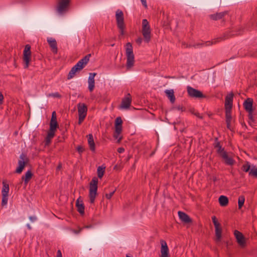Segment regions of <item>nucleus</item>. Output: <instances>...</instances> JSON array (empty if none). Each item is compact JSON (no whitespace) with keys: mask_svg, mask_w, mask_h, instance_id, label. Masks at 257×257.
Masks as SVG:
<instances>
[{"mask_svg":"<svg viewBox=\"0 0 257 257\" xmlns=\"http://www.w3.org/2000/svg\"><path fill=\"white\" fill-rule=\"evenodd\" d=\"M218 201L220 206L223 207L227 206L228 204V198L224 195H221L219 197Z\"/></svg>","mask_w":257,"mask_h":257,"instance_id":"nucleus-30","label":"nucleus"},{"mask_svg":"<svg viewBox=\"0 0 257 257\" xmlns=\"http://www.w3.org/2000/svg\"><path fill=\"white\" fill-rule=\"evenodd\" d=\"M217 148V153L219 156L224 160V163L229 166L233 165L235 161L233 159V154L231 152L226 151L222 146H215Z\"/></svg>","mask_w":257,"mask_h":257,"instance_id":"nucleus-1","label":"nucleus"},{"mask_svg":"<svg viewBox=\"0 0 257 257\" xmlns=\"http://www.w3.org/2000/svg\"><path fill=\"white\" fill-rule=\"evenodd\" d=\"M35 149H36V150H38L39 152H40V151L41 150V149H40L39 148H38V147H36V148H35Z\"/></svg>","mask_w":257,"mask_h":257,"instance_id":"nucleus-60","label":"nucleus"},{"mask_svg":"<svg viewBox=\"0 0 257 257\" xmlns=\"http://www.w3.org/2000/svg\"><path fill=\"white\" fill-rule=\"evenodd\" d=\"M2 205L4 206L7 204L8 200V195H2Z\"/></svg>","mask_w":257,"mask_h":257,"instance_id":"nucleus-41","label":"nucleus"},{"mask_svg":"<svg viewBox=\"0 0 257 257\" xmlns=\"http://www.w3.org/2000/svg\"><path fill=\"white\" fill-rule=\"evenodd\" d=\"M29 162V159L27 155L25 153H22L20 156L18 161L19 166L16 169L15 172L18 174H21Z\"/></svg>","mask_w":257,"mask_h":257,"instance_id":"nucleus-6","label":"nucleus"},{"mask_svg":"<svg viewBox=\"0 0 257 257\" xmlns=\"http://www.w3.org/2000/svg\"><path fill=\"white\" fill-rule=\"evenodd\" d=\"M57 257H62V253L60 250H58L57 252Z\"/></svg>","mask_w":257,"mask_h":257,"instance_id":"nucleus-54","label":"nucleus"},{"mask_svg":"<svg viewBox=\"0 0 257 257\" xmlns=\"http://www.w3.org/2000/svg\"><path fill=\"white\" fill-rule=\"evenodd\" d=\"M245 201V197L243 195H240L238 199V209H240L243 206Z\"/></svg>","mask_w":257,"mask_h":257,"instance_id":"nucleus-35","label":"nucleus"},{"mask_svg":"<svg viewBox=\"0 0 257 257\" xmlns=\"http://www.w3.org/2000/svg\"><path fill=\"white\" fill-rule=\"evenodd\" d=\"M77 71H79L77 70V68L73 67L69 72V74L67 76L68 79L72 78L75 76L76 73Z\"/></svg>","mask_w":257,"mask_h":257,"instance_id":"nucleus-34","label":"nucleus"},{"mask_svg":"<svg viewBox=\"0 0 257 257\" xmlns=\"http://www.w3.org/2000/svg\"><path fill=\"white\" fill-rule=\"evenodd\" d=\"M96 73H90L88 77V89L90 92H92L95 87V80L94 77L96 76Z\"/></svg>","mask_w":257,"mask_h":257,"instance_id":"nucleus-18","label":"nucleus"},{"mask_svg":"<svg viewBox=\"0 0 257 257\" xmlns=\"http://www.w3.org/2000/svg\"><path fill=\"white\" fill-rule=\"evenodd\" d=\"M142 3V5H143V6L145 8H147L148 6H147V1L146 0H141Z\"/></svg>","mask_w":257,"mask_h":257,"instance_id":"nucleus-49","label":"nucleus"},{"mask_svg":"<svg viewBox=\"0 0 257 257\" xmlns=\"http://www.w3.org/2000/svg\"><path fill=\"white\" fill-rule=\"evenodd\" d=\"M142 41L143 39L141 37H139L136 40V43L139 45H141L142 42Z\"/></svg>","mask_w":257,"mask_h":257,"instance_id":"nucleus-47","label":"nucleus"},{"mask_svg":"<svg viewBox=\"0 0 257 257\" xmlns=\"http://www.w3.org/2000/svg\"><path fill=\"white\" fill-rule=\"evenodd\" d=\"M78 115H86L87 107L84 103H79L77 105Z\"/></svg>","mask_w":257,"mask_h":257,"instance_id":"nucleus-23","label":"nucleus"},{"mask_svg":"<svg viewBox=\"0 0 257 257\" xmlns=\"http://www.w3.org/2000/svg\"><path fill=\"white\" fill-rule=\"evenodd\" d=\"M87 138L88 143L89 145H95L93 137L92 134H89L86 136Z\"/></svg>","mask_w":257,"mask_h":257,"instance_id":"nucleus-39","label":"nucleus"},{"mask_svg":"<svg viewBox=\"0 0 257 257\" xmlns=\"http://www.w3.org/2000/svg\"><path fill=\"white\" fill-rule=\"evenodd\" d=\"M250 168V165L248 162H246L245 164H244L242 167V169L243 171L245 172H247L249 171Z\"/></svg>","mask_w":257,"mask_h":257,"instance_id":"nucleus-40","label":"nucleus"},{"mask_svg":"<svg viewBox=\"0 0 257 257\" xmlns=\"http://www.w3.org/2000/svg\"><path fill=\"white\" fill-rule=\"evenodd\" d=\"M161 257H168L169 256V249L165 241L163 240H161Z\"/></svg>","mask_w":257,"mask_h":257,"instance_id":"nucleus-20","label":"nucleus"},{"mask_svg":"<svg viewBox=\"0 0 257 257\" xmlns=\"http://www.w3.org/2000/svg\"><path fill=\"white\" fill-rule=\"evenodd\" d=\"M49 96H53L56 98H61V95L58 92H55L49 94Z\"/></svg>","mask_w":257,"mask_h":257,"instance_id":"nucleus-45","label":"nucleus"},{"mask_svg":"<svg viewBox=\"0 0 257 257\" xmlns=\"http://www.w3.org/2000/svg\"><path fill=\"white\" fill-rule=\"evenodd\" d=\"M187 92L189 96L193 98H204L205 96L202 93V92L197 89L192 88L191 86H188Z\"/></svg>","mask_w":257,"mask_h":257,"instance_id":"nucleus-10","label":"nucleus"},{"mask_svg":"<svg viewBox=\"0 0 257 257\" xmlns=\"http://www.w3.org/2000/svg\"><path fill=\"white\" fill-rule=\"evenodd\" d=\"M194 114H195L196 116H197L198 117H199V118H201V119H202V118H203L202 116H201V115H200V113H198V112H196V113H194Z\"/></svg>","mask_w":257,"mask_h":257,"instance_id":"nucleus-56","label":"nucleus"},{"mask_svg":"<svg viewBox=\"0 0 257 257\" xmlns=\"http://www.w3.org/2000/svg\"><path fill=\"white\" fill-rule=\"evenodd\" d=\"M256 140H257V135H256Z\"/></svg>","mask_w":257,"mask_h":257,"instance_id":"nucleus-63","label":"nucleus"},{"mask_svg":"<svg viewBox=\"0 0 257 257\" xmlns=\"http://www.w3.org/2000/svg\"><path fill=\"white\" fill-rule=\"evenodd\" d=\"M180 220L184 223H190L192 222V219L186 213L179 211L178 212Z\"/></svg>","mask_w":257,"mask_h":257,"instance_id":"nucleus-19","label":"nucleus"},{"mask_svg":"<svg viewBox=\"0 0 257 257\" xmlns=\"http://www.w3.org/2000/svg\"><path fill=\"white\" fill-rule=\"evenodd\" d=\"M126 67L127 69L132 68L134 64V54L132 45L130 43H127L126 44Z\"/></svg>","mask_w":257,"mask_h":257,"instance_id":"nucleus-3","label":"nucleus"},{"mask_svg":"<svg viewBox=\"0 0 257 257\" xmlns=\"http://www.w3.org/2000/svg\"><path fill=\"white\" fill-rule=\"evenodd\" d=\"M165 93L169 98L171 102L172 103H174L175 101V96L174 95V90L173 89L166 90L165 91Z\"/></svg>","mask_w":257,"mask_h":257,"instance_id":"nucleus-27","label":"nucleus"},{"mask_svg":"<svg viewBox=\"0 0 257 257\" xmlns=\"http://www.w3.org/2000/svg\"><path fill=\"white\" fill-rule=\"evenodd\" d=\"M19 227V226L12 224H7L3 226L0 230V238L4 237L6 233H9L12 231L13 230H15Z\"/></svg>","mask_w":257,"mask_h":257,"instance_id":"nucleus-8","label":"nucleus"},{"mask_svg":"<svg viewBox=\"0 0 257 257\" xmlns=\"http://www.w3.org/2000/svg\"><path fill=\"white\" fill-rule=\"evenodd\" d=\"M132 96L130 93H127V95L122 98L120 108L122 109H128L130 108L132 103Z\"/></svg>","mask_w":257,"mask_h":257,"instance_id":"nucleus-12","label":"nucleus"},{"mask_svg":"<svg viewBox=\"0 0 257 257\" xmlns=\"http://www.w3.org/2000/svg\"><path fill=\"white\" fill-rule=\"evenodd\" d=\"M124 149L122 147H120V148H119L118 149H117V152L119 153H122L123 152H124Z\"/></svg>","mask_w":257,"mask_h":257,"instance_id":"nucleus-53","label":"nucleus"},{"mask_svg":"<svg viewBox=\"0 0 257 257\" xmlns=\"http://www.w3.org/2000/svg\"><path fill=\"white\" fill-rule=\"evenodd\" d=\"M115 191H116V189H115L114 190L112 191L109 193H106L105 195L106 198L107 199H110Z\"/></svg>","mask_w":257,"mask_h":257,"instance_id":"nucleus-43","label":"nucleus"},{"mask_svg":"<svg viewBox=\"0 0 257 257\" xmlns=\"http://www.w3.org/2000/svg\"><path fill=\"white\" fill-rule=\"evenodd\" d=\"M232 120L231 110H225V121L227 124V127L229 130H231V121Z\"/></svg>","mask_w":257,"mask_h":257,"instance_id":"nucleus-22","label":"nucleus"},{"mask_svg":"<svg viewBox=\"0 0 257 257\" xmlns=\"http://www.w3.org/2000/svg\"><path fill=\"white\" fill-rule=\"evenodd\" d=\"M27 228L29 229V230H31V226H30V225L29 224H28L27 225Z\"/></svg>","mask_w":257,"mask_h":257,"instance_id":"nucleus-59","label":"nucleus"},{"mask_svg":"<svg viewBox=\"0 0 257 257\" xmlns=\"http://www.w3.org/2000/svg\"><path fill=\"white\" fill-rule=\"evenodd\" d=\"M234 235L239 246L242 248L246 246V239L243 234L238 230H235Z\"/></svg>","mask_w":257,"mask_h":257,"instance_id":"nucleus-9","label":"nucleus"},{"mask_svg":"<svg viewBox=\"0 0 257 257\" xmlns=\"http://www.w3.org/2000/svg\"><path fill=\"white\" fill-rule=\"evenodd\" d=\"M122 121L120 117H117L115 120V129L116 133H118L120 131H122Z\"/></svg>","mask_w":257,"mask_h":257,"instance_id":"nucleus-25","label":"nucleus"},{"mask_svg":"<svg viewBox=\"0 0 257 257\" xmlns=\"http://www.w3.org/2000/svg\"><path fill=\"white\" fill-rule=\"evenodd\" d=\"M90 146V150L94 152L95 151V146Z\"/></svg>","mask_w":257,"mask_h":257,"instance_id":"nucleus-55","label":"nucleus"},{"mask_svg":"<svg viewBox=\"0 0 257 257\" xmlns=\"http://www.w3.org/2000/svg\"><path fill=\"white\" fill-rule=\"evenodd\" d=\"M47 42L51 48L52 52L56 54L58 52L57 44L56 40L52 37L47 38Z\"/></svg>","mask_w":257,"mask_h":257,"instance_id":"nucleus-15","label":"nucleus"},{"mask_svg":"<svg viewBox=\"0 0 257 257\" xmlns=\"http://www.w3.org/2000/svg\"><path fill=\"white\" fill-rule=\"evenodd\" d=\"M70 2V0H61L57 7V11L60 14H62L64 12Z\"/></svg>","mask_w":257,"mask_h":257,"instance_id":"nucleus-16","label":"nucleus"},{"mask_svg":"<svg viewBox=\"0 0 257 257\" xmlns=\"http://www.w3.org/2000/svg\"><path fill=\"white\" fill-rule=\"evenodd\" d=\"M214 227H218L221 225V224L218 222L217 220L213 222Z\"/></svg>","mask_w":257,"mask_h":257,"instance_id":"nucleus-50","label":"nucleus"},{"mask_svg":"<svg viewBox=\"0 0 257 257\" xmlns=\"http://www.w3.org/2000/svg\"><path fill=\"white\" fill-rule=\"evenodd\" d=\"M62 168V165L61 163H60L58 166L57 167V170H59L61 169Z\"/></svg>","mask_w":257,"mask_h":257,"instance_id":"nucleus-57","label":"nucleus"},{"mask_svg":"<svg viewBox=\"0 0 257 257\" xmlns=\"http://www.w3.org/2000/svg\"><path fill=\"white\" fill-rule=\"evenodd\" d=\"M58 127V124L57 121L50 120V128H51L52 130H56Z\"/></svg>","mask_w":257,"mask_h":257,"instance_id":"nucleus-38","label":"nucleus"},{"mask_svg":"<svg viewBox=\"0 0 257 257\" xmlns=\"http://www.w3.org/2000/svg\"><path fill=\"white\" fill-rule=\"evenodd\" d=\"M55 131L56 130H52L51 128H49L47 136L45 138V145H48L50 143V140L54 137Z\"/></svg>","mask_w":257,"mask_h":257,"instance_id":"nucleus-28","label":"nucleus"},{"mask_svg":"<svg viewBox=\"0 0 257 257\" xmlns=\"http://www.w3.org/2000/svg\"><path fill=\"white\" fill-rule=\"evenodd\" d=\"M212 222H213V221H216V220H217V218H216V216H213L212 217Z\"/></svg>","mask_w":257,"mask_h":257,"instance_id":"nucleus-58","label":"nucleus"},{"mask_svg":"<svg viewBox=\"0 0 257 257\" xmlns=\"http://www.w3.org/2000/svg\"><path fill=\"white\" fill-rule=\"evenodd\" d=\"M176 108L178 110H181L182 111H184L185 110V108H184L182 106L179 105L176 107Z\"/></svg>","mask_w":257,"mask_h":257,"instance_id":"nucleus-51","label":"nucleus"},{"mask_svg":"<svg viewBox=\"0 0 257 257\" xmlns=\"http://www.w3.org/2000/svg\"><path fill=\"white\" fill-rule=\"evenodd\" d=\"M33 174L31 170H28L25 175L22 177V180L24 181L25 184L26 185L30 179L32 178Z\"/></svg>","mask_w":257,"mask_h":257,"instance_id":"nucleus-26","label":"nucleus"},{"mask_svg":"<svg viewBox=\"0 0 257 257\" xmlns=\"http://www.w3.org/2000/svg\"><path fill=\"white\" fill-rule=\"evenodd\" d=\"M90 54H88L79 60L73 67L77 68V70L80 71L87 64L89 60Z\"/></svg>","mask_w":257,"mask_h":257,"instance_id":"nucleus-11","label":"nucleus"},{"mask_svg":"<svg viewBox=\"0 0 257 257\" xmlns=\"http://www.w3.org/2000/svg\"><path fill=\"white\" fill-rule=\"evenodd\" d=\"M89 185V197L90 203L93 204L94 203L95 199L97 195L98 179L95 177H93Z\"/></svg>","mask_w":257,"mask_h":257,"instance_id":"nucleus-2","label":"nucleus"},{"mask_svg":"<svg viewBox=\"0 0 257 257\" xmlns=\"http://www.w3.org/2000/svg\"><path fill=\"white\" fill-rule=\"evenodd\" d=\"M115 17L117 26L119 30L120 34L121 35H123L125 25L124 23V16L122 11L120 10H117L116 11Z\"/></svg>","mask_w":257,"mask_h":257,"instance_id":"nucleus-5","label":"nucleus"},{"mask_svg":"<svg viewBox=\"0 0 257 257\" xmlns=\"http://www.w3.org/2000/svg\"><path fill=\"white\" fill-rule=\"evenodd\" d=\"M227 14V12L226 11L220 12V13H217L214 14L210 15L209 16V17L211 19L217 21L218 20H220L222 18H223L226 14Z\"/></svg>","mask_w":257,"mask_h":257,"instance_id":"nucleus-24","label":"nucleus"},{"mask_svg":"<svg viewBox=\"0 0 257 257\" xmlns=\"http://www.w3.org/2000/svg\"><path fill=\"white\" fill-rule=\"evenodd\" d=\"M105 167L99 166L97 170V173L98 177L99 178H101L105 172Z\"/></svg>","mask_w":257,"mask_h":257,"instance_id":"nucleus-33","label":"nucleus"},{"mask_svg":"<svg viewBox=\"0 0 257 257\" xmlns=\"http://www.w3.org/2000/svg\"><path fill=\"white\" fill-rule=\"evenodd\" d=\"M4 97L3 94L1 92H0V104H3L4 102Z\"/></svg>","mask_w":257,"mask_h":257,"instance_id":"nucleus-48","label":"nucleus"},{"mask_svg":"<svg viewBox=\"0 0 257 257\" xmlns=\"http://www.w3.org/2000/svg\"><path fill=\"white\" fill-rule=\"evenodd\" d=\"M215 233L216 236V241H219L221 240L222 236V228L221 225L215 227Z\"/></svg>","mask_w":257,"mask_h":257,"instance_id":"nucleus-29","label":"nucleus"},{"mask_svg":"<svg viewBox=\"0 0 257 257\" xmlns=\"http://www.w3.org/2000/svg\"><path fill=\"white\" fill-rule=\"evenodd\" d=\"M31 58V46L26 45L23 52V61L24 62V68H28L29 66Z\"/></svg>","mask_w":257,"mask_h":257,"instance_id":"nucleus-7","label":"nucleus"},{"mask_svg":"<svg viewBox=\"0 0 257 257\" xmlns=\"http://www.w3.org/2000/svg\"><path fill=\"white\" fill-rule=\"evenodd\" d=\"M234 94L232 92L227 94L225 98V110H231Z\"/></svg>","mask_w":257,"mask_h":257,"instance_id":"nucleus-14","label":"nucleus"},{"mask_svg":"<svg viewBox=\"0 0 257 257\" xmlns=\"http://www.w3.org/2000/svg\"><path fill=\"white\" fill-rule=\"evenodd\" d=\"M252 104L253 99L250 98H247L243 102V105L244 109L250 114L253 112Z\"/></svg>","mask_w":257,"mask_h":257,"instance_id":"nucleus-17","label":"nucleus"},{"mask_svg":"<svg viewBox=\"0 0 257 257\" xmlns=\"http://www.w3.org/2000/svg\"><path fill=\"white\" fill-rule=\"evenodd\" d=\"M29 219L31 221L34 222L37 220V217L36 216H30Z\"/></svg>","mask_w":257,"mask_h":257,"instance_id":"nucleus-52","label":"nucleus"},{"mask_svg":"<svg viewBox=\"0 0 257 257\" xmlns=\"http://www.w3.org/2000/svg\"><path fill=\"white\" fill-rule=\"evenodd\" d=\"M249 175L257 178V168L254 166L249 172Z\"/></svg>","mask_w":257,"mask_h":257,"instance_id":"nucleus-37","label":"nucleus"},{"mask_svg":"<svg viewBox=\"0 0 257 257\" xmlns=\"http://www.w3.org/2000/svg\"><path fill=\"white\" fill-rule=\"evenodd\" d=\"M76 150L78 152L81 157V154L85 151V148L83 146H78L76 148Z\"/></svg>","mask_w":257,"mask_h":257,"instance_id":"nucleus-42","label":"nucleus"},{"mask_svg":"<svg viewBox=\"0 0 257 257\" xmlns=\"http://www.w3.org/2000/svg\"><path fill=\"white\" fill-rule=\"evenodd\" d=\"M142 35L145 42L148 43L151 39V31L149 23L147 19L142 21Z\"/></svg>","mask_w":257,"mask_h":257,"instance_id":"nucleus-4","label":"nucleus"},{"mask_svg":"<svg viewBox=\"0 0 257 257\" xmlns=\"http://www.w3.org/2000/svg\"><path fill=\"white\" fill-rule=\"evenodd\" d=\"M121 131H120L119 133H117L116 131V129H115V131L113 134V137L114 138L115 140H116L117 143H119L121 139Z\"/></svg>","mask_w":257,"mask_h":257,"instance_id":"nucleus-36","label":"nucleus"},{"mask_svg":"<svg viewBox=\"0 0 257 257\" xmlns=\"http://www.w3.org/2000/svg\"><path fill=\"white\" fill-rule=\"evenodd\" d=\"M51 120L57 121V116L55 111L52 112Z\"/></svg>","mask_w":257,"mask_h":257,"instance_id":"nucleus-46","label":"nucleus"},{"mask_svg":"<svg viewBox=\"0 0 257 257\" xmlns=\"http://www.w3.org/2000/svg\"><path fill=\"white\" fill-rule=\"evenodd\" d=\"M3 189L2 191V195H8L9 192V185L7 184L4 181H3Z\"/></svg>","mask_w":257,"mask_h":257,"instance_id":"nucleus-32","label":"nucleus"},{"mask_svg":"<svg viewBox=\"0 0 257 257\" xmlns=\"http://www.w3.org/2000/svg\"><path fill=\"white\" fill-rule=\"evenodd\" d=\"M80 198L79 197L76 202V206L78 212L81 214L83 215L84 214L85 207L83 203L82 200H80Z\"/></svg>","mask_w":257,"mask_h":257,"instance_id":"nucleus-21","label":"nucleus"},{"mask_svg":"<svg viewBox=\"0 0 257 257\" xmlns=\"http://www.w3.org/2000/svg\"><path fill=\"white\" fill-rule=\"evenodd\" d=\"M154 154V152H153L151 154L150 156H152Z\"/></svg>","mask_w":257,"mask_h":257,"instance_id":"nucleus-62","label":"nucleus"},{"mask_svg":"<svg viewBox=\"0 0 257 257\" xmlns=\"http://www.w3.org/2000/svg\"><path fill=\"white\" fill-rule=\"evenodd\" d=\"M217 180V178L216 177H213V181L215 182Z\"/></svg>","mask_w":257,"mask_h":257,"instance_id":"nucleus-61","label":"nucleus"},{"mask_svg":"<svg viewBox=\"0 0 257 257\" xmlns=\"http://www.w3.org/2000/svg\"><path fill=\"white\" fill-rule=\"evenodd\" d=\"M234 35V34H230V33L226 32L224 34L223 36L220 37L218 38H217L216 39H213L211 41H207L206 42V45L207 46H210L213 44H215L217 43V42H219L222 40H225L226 39L229 38L231 36Z\"/></svg>","mask_w":257,"mask_h":257,"instance_id":"nucleus-13","label":"nucleus"},{"mask_svg":"<svg viewBox=\"0 0 257 257\" xmlns=\"http://www.w3.org/2000/svg\"><path fill=\"white\" fill-rule=\"evenodd\" d=\"M92 244L90 242H85L82 245V251L85 254L91 249Z\"/></svg>","mask_w":257,"mask_h":257,"instance_id":"nucleus-31","label":"nucleus"},{"mask_svg":"<svg viewBox=\"0 0 257 257\" xmlns=\"http://www.w3.org/2000/svg\"><path fill=\"white\" fill-rule=\"evenodd\" d=\"M79 115L78 124H80L82 123V122L84 120V119L86 115Z\"/></svg>","mask_w":257,"mask_h":257,"instance_id":"nucleus-44","label":"nucleus"}]
</instances>
